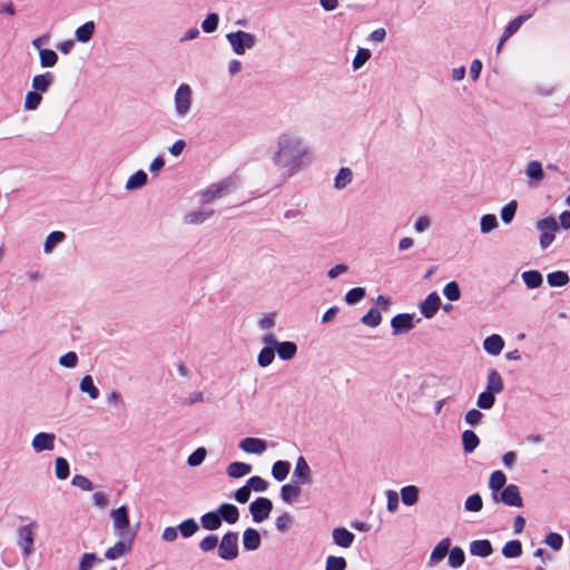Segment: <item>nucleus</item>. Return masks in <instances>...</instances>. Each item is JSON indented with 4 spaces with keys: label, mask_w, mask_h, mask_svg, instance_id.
I'll return each mask as SVG.
<instances>
[{
    "label": "nucleus",
    "mask_w": 570,
    "mask_h": 570,
    "mask_svg": "<svg viewBox=\"0 0 570 570\" xmlns=\"http://www.w3.org/2000/svg\"><path fill=\"white\" fill-rule=\"evenodd\" d=\"M219 515L222 519V522L225 521L229 524H234L239 519V510L236 505L232 503H222L218 507Z\"/></svg>",
    "instance_id": "21"
},
{
    "label": "nucleus",
    "mask_w": 570,
    "mask_h": 570,
    "mask_svg": "<svg viewBox=\"0 0 570 570\" xmlns=\"http://www.w3.org/2000/svg\"><path fill=\"white\" fill-rule=\"evenodd\" d=\"M492 544L487 539L474 540L470 543V553L472 556L485 558L492 554Z\"/></svg>",
    "instance_id": "22"
},
{
    "label": "nucleus",
    "mask_w": 570,
    "mask_h": 570,
    "mask_svg": "<svg viewBox=\"0 0 570 570\" xmlns=\"http://www.w3.org/2000/svg\"><path fill=\"white\" fill-rule=\"evenodd\" d=\"M483 508V501L479 493H474L466 498L464 509L469 512H479Z\"/></svg>",
    "instance_id": "53"
},
{
    "label": "nucleus",
    "mask_w": 570,
    "mask_h": 570,
    "mask_svg": "<svg viewBox=\"0 0 570 570\" xmlns=\"http://www.w3.org/2000/svg\"><path fill=\"white\" fill-rule=\"evenodd\" d=\"M504 384L500 373L497 370H491L488 373L487 391L493 394H499L503 391Z\"/></svg>",
    "instance_id": "26"
},
{
    "label": "nucleus",
    "mask_w": 570,
    "mask_h": 570,
    "mask_svg": "<svg viewBox=\"0 0 570 570\" xmlns=\"http://www.w3.org/2000/svg\"><path fill=\"white\" fill-rule=\"evenodd\" d=\"M42 96L40 92L36 90H30L27 92L24 98V109L27 110H36L41 104Z\"/></svg>",
    "instance_id": "52"
},
{
    "label": "nucleus",
    "mask_w": 570,
    "mask_h": 570,
    "mask_svg": "<svg viewBox=\"0 0 570 570\" xmlns=\"http://www.w3.org/2000/svg\"><path fill=\"white\" fill-rule=\"evenodd\" d=\"M531 17V13L520 14L511 20L501 36V43H504L510 37H512L521 28L522 23L529 20Z\"/></svg>",
    "instance_id": "19"
},
{
    "label": "nucleus",
    "mask_w": 570,
    "mask_h": 570,
    "mask_svg": "<svg viewBox=\"0 0 570 570\" xmlns=\"http://www.w3.org/2000/svg\"><path fill=\"white\" fill-rule=\"evenodd\" d=\"M36 523L20 527L18 529L19 546L22 548L26 556H30L33 552V529Z\"/></svg>",
    "instance_id": "11"
},
{
    "label": "nucleus",
    "mask_w": 570,
    "mask_h": 570,
    "mask_svg": "<svg viewBox=\"0 0 570 570\" xmlns=\"http://www.w3.org/2000/svg\"><path fill=\"white\" fill-rule=\"evenodd\" d=\"M392 334L394 336L405 334L414 327L413 315L400 313L391 320Z\"/></svg>",
    "instance_id": "10"
},
{
    "label": "nucleus",
    "mask_w": 570,
    "mask_h": 570,
    "mask_svg": "<svg viewBox=\"0 0 570 570\" xmlns=\"http://www.w3.org/2000/svg\"><path fill=\"white\" fill-rule=\"evenodd\" d=\"M518 208V203L515 200H511L507 205H504L501 209V219L504 224H510L515 216Z\"/></svg>",
    "instance_id": "54"
},
{
    "label": "nucleus",
    "mask_w": 570,
    "mask_h": 570,
    "mask_svg": "<svg viewBox=\"0 0 570 570\" xmlns=\"http://www.w3.org/2000/svg\"><path fill=\"white\" fill-rule=\"evenodd\" d=\"M547 282L551 287H562L570 282V277L567 272L556 271L547 275Z\"/></svg>",
    "instance_id": "33"
},
{
    "label": "nucleus",
    "mask_w": 570,
    "mask_h": 570,
    "mask_svg": "<svg viewBox=\"0 0 570 570\" xmlns=\"http://www.w3.org/2000/svg\"><path fill=\"white\" fill-rule=\"evenodd\" d=\"M95 27L96 26L94 21H87L82 26L78 27L75 31L76 40L82 43L91 40L95 33Z\"/></svg>",
    "instance_id": "30"
},
{
    "label": "nucleus",
    "mask_w": 570,
    "mask_h": 570,
    "mask_svg": "<svg viewBox=\"0 0 570 570\" xmlns=\"http://www.w3.org/2000/svg\"><path fill=\"white\" fill-rule=\"evenodd\" d=\"M299 495L301 489L297 485L287 483L281 488V498L286 503H292Z\"/></svg>",
    "instance_id": "41"
},
{
    "label": "nucleus",
    "mask_w": 570,
    "mask_h": 570,
    "mask_svg": "<svg viewBox=\"0 0 570 570\" xmlns=\"http://www.w3.org/2000/svg\"><path fill=\"white\" fill-rule=\"evenodd\" d=\"M110 517L112 520V527H114L115 531L118 532V534L124 533V532H136L137 533V530H132L129 527L130 523H129L128 510L125 505H121V507L112 510L110 513Z\"/></svg>",
    "instance_id": "9"
},
{
    "label": "nucleus",
    "mask_w": 570,
    "mask_h": 570,
    "mask_svg": "<svg viewBox=\"0 0 570 570\" xmlns=\"http://www.w3.org/2000/svg\"><path fill=\"white\" fill-rule=\"evenodd\" d=\"M213 215H214L213 209L190 212L184 216L183 220L185 224H188V225H199V224H203L205 220H207Z\"/></svg>",
    "instance_id": "28"
},
{
    "label": "nucleus",
    "mask_w": 570,
    "mask_h": 570,
    "mask_svg": "<svg viewBox=\"0 0 570 570\" xmlns=\"http://www.w3.org/2000/svg\"><path fill=\"white\" fill-rule=\"evenodd\" d=\"M66 238V235L63 232H60V230H53L51 232L46 240H45V244H43V252L46 254H50L53 248L60 244L61 242H63V239Z\"/></svg>",
    "instance_id": "36"
},
{
    "label": "nucleus",
    "mask_w": 570,
    "mask_h": 570,
    "mask_svg": "<svg viewBox=\"0 0 570 570\" xmlns=\"http://www.w3.org/2000/svg\"><path fill=\"white\" fill-rule=\"evenodd\" d=\"M346 560L343 557L330 556L326 559L325 570H345Z\"/></svg>",
    "instance_id": "59"
},
{
    "label": "nucleus",
    "mask_w": 570,
    "mask_h": 570,
    "mask_svg": "<svg viewBox=\"0 0 570 570\" xmlns=\"http://www.w3.org/2000/svg\"><path fill=\"white\" fill-rule=\"evenodd\" d=\"M235 185L233 177H227L219 183L209 185L205 190L202 191V202L205 204L213 203L216 198L224 195Z\"/></svg>",
    "instance_id": "6"
},
{
    "label": "nucleus",
    "mask_w": 570,
    "mask_h": 570,
    "mask_svg": "<svg viewBox=\"0 0 570 570\" xmlns=\"http://www.w3.org/2000/svg\"><path fill=\"white\" fill-rule=\"evenodd\" d=\"M219 23V17L217 13H209L202 22V29L206 33H212L217 30Z\"/></svg>",
    "instance_id": "58"
},
{
    "label": "nucleus",
    "mask_w": 570,
    "mask_h": 570,
    "mask_svg": "<svg viewBox=\"0 0 570 570\" xmlns=\"http://www.w3.org/2000/svg\"><path fill=\"white\" fill-rule=\"evenodd\" d=\"M525 176L534 181H541L544 178L542 165L538 160H531L527 164Z\"/></svg>",
    "instance_id": "35"
},
{
    "label": "nucleus",
    "mask_w": 570,
    "mask_h": 570,
    "mask_svg": "<svg viewBox=\"0 0 570 570\" xmlns=\"http://www.w3.org/2000/svg\"><path fill=\"white\" fill-rule=\"evenodd\" d=\"M55 440L53 433L39 432L33 436L31 445L36 452L50 451L55 448Z\"/></svg>",
    "instance_id": "14"
},
{
    "label": "nucleus",
    "mask_w": 570,
    "mask_h": 570,
    "mask_svg": "<svg viewBox=\"0 0 570 570\" xmlns=\"http://www.w3.org/2000/svg\"><path fill=\"white\" fill-rule=\"evenodd\" d=\"M261 534L256 529L248 528L243 533V547L247 551H255L261 547Z\"/></svg>",
    "instance_id": "18"
},
{
    "label": "nucleus",
    "mask_w": 570,
    "mask_h": 570,
    "mask_svg": "<svg viewBox=\"0 0 570 570\" xmlns=\"http://www.w3.org/2000/svg\"><path fill=\"white\" fill-rule=\"evenodd\" d=\"M233 51L236 55H244L247 49H252L256 45V37L247 31L238 30L226 35Z\"/></svg>",
    "instance_id": "2"
},
{
    "label": "nucleus",
    "mask_w": 570,
    "mask_h": 570,
    "mask_svg": "<svg viewBox=\"0 0 570 570\" xmlns=\"http://www.w3.org/2000/svg\"><path fill=\"white\" fill-rule=\"evenodd\" d=\"M401 499L405 505H413L419 500V489L415 485H406L401 489Z\"/></svg>",
    "instance_id": "40"
},
{
    "label": "nucleus",
    "mask_w": 570,
    "mask_h": 570,
    "mask_svg": "<svg viewBox=\"0 0 570 570\" xmlns=\"http://www.w3.org/2000/svg\"><path fill=\"white\" fill-rule=\"evenodd\" d=\"M504 347L503 338L498 334H492L483 341V348L490 355H499Z\"/></svg>",
    "instance_id": "20"
},
{
    "label": "nucleus",
    "mask_w": 570,
    "mask_h": 570,
    "mask_svg": "<svg viewBox=\"0 0 570 570\" xmlns=\"http://www.w3.org/2000/svg\"><path fill=\"white\" fill-rule=\"evenodd\" d=\"M371 58V51L366 48H358L356 55L353 59V68L354 70L361 69Z\"/></svg>",
    "instance_id": "56"
},
{
    "label": "nucleus",
    "mask_w": 570,
    "mask_h": 570,
    "mask_svg": "<svg viewBox=\"0 0 570 570\" xmlns=\"http://www.w3.org/2000/svg\"><path fill=\"white\" fill-rule=\"evenodd\" d=\"M79 389L82 393L89 395L91 400H97L99 397V390L94 383V380L90 375H85L80 381Z\"/></svg>",
    "instance_id": "37"
},
{
    "label": "nucleus",
    "mask_w": 570,
    "mask_h": 570,
    "mask_svg": "<svg viewBox=\"0 0 570 570\" xmlns=\"http://www.w3.org/2000/svg\"><path fill=\"white\" fill-rule=\"evenodd\" d=\"M238 533L228 531L218 542V556L225 561H232L238 557Z\"/></svg>",
    "instance_id": "4"
},
{
    "label": "nucleus",
    "mask_w": 570,
    "mask_h": 570,
    "mask_svg": "<svg viewBox=\"0 0 570 570\" xmlns=\"http://www.w3.org/2000/svg\"><path fill=\"white\" fill-rule=\"evenodd\" d=\"M252 471V465L244 462H232L226 469V473L229 478L239 479Z\"/></svg>",
    "instance_id": "27"
},
{
    "label": "nucleus",
    "mask_w": 570,
    "mask_h": 570,
    "mask_svg": "<svg viewBox=\"0 0 570 570\" xmlns=\"http://www.w3.org/2000/svg\"><path fill=\"white\" fill-rule=\"evenodd\" d=\"M118 537L119 541H117L105 552V558L108 560H115L128 554L132 549V542L136 538V532H124L119 533Z\"/></svg>",
    "instance_id": "3"
},
{
    "label": "nucleus",
    "mask_w": 570,
    "mask_h": 570,
    "mask_svg": "<svg viewBox=\"0 0 570 570\" xmlns=\"http://www.w3.org/2000/svg\"><path fill=\"white\" fill-rule=\"evenodd\" d=\"M69 463L65 458H57L55 461V474L58 480H66L69 476Z\"/></svg>",
    "instance_id": "50"
},
{
    "label": "nucleus",
    "mask_w": 570,
    "mask_h": 570,
    "mask_svg": "<svg viewBox=\"0 0 570 570\" xmlns=\"http://www.w3.org/2000/svg\"><path fill=\"white\" fill-rule=\"evenodd\" d=\"M521 277L529 289L538 288L543 283V276L537 269L525 271L521 274Z\"/></svg>",
    "instance_id": "25"
},
{
    "label": "nucleus",
    "mask_w": 570,
    "mask_h": 570,
    "mask_svg": "<svg viewBox=\"0 0 570 570\" xmlns=\"http://www.w3.org/2000/svg\"><path fill=\"white\" fill-rule=\"evenodd\" d=\"M366 295L364 287H353L345 294V302L347 305H355L361 302Z\"/></svg>",
    "instance_id": "48"
},
{
    "label": "nucleus",
    "mask_w": 570,
    "mask_h": 570,
    "mask_svg": "<svg viewBox=\"0 0 570 570\" xmlns=\"http://www.w3.org/2000/svg\"><path fill=\"white\" fill-rule=\"evenodd\" d=\"M332 538L336 546L347 549L353 544L355 535L347 529L340 527L332 531Z\"/></svg>",
    "instance_id": "16"
},
{
    "label": "nucleus",
    "mask_w": 570,
    "mask_h": 570,
    "mask_svg": "<svg viewBox=\"0 0 570 570\" xmlns=\"http://www.w3.org/2000/svg\"><path fill=\"white\" fill-rule=\"evenodd\" d=\"M450 550V540L443 539L441 540L432 550L430 562H439L445 558Z\"/></svg>",
    "instance_id": "34"
},
{
    "label": "nucleus",
    "mask_w": 570,
    "mask_h": 570,
    "mask_svg": "<svg viewBox=\"0 0 570 570\" xmlns=\"http://www.w3.org/2000/svg\"><path fill=\"white\" fill-rule=\"evenodd\" d=\"M465 561V554L464 551L459 548L454 547L451 550H449V564L452 568H460Z\"/></svg>",
    "instance_id": "49"
},
{
    "label": "nucleus",
    "mask_w": 570,
    "mask_h": 570,
    "mask_svg": "<svg viewBox=\"0 0 570 570\" xmlns=\"http://www.w3.org/2000/svg\"><path fill=\"white\" fill-rule=\"evenodd\" d=\"M381 321H382L381 312L375 307L370 308L367 311V313L365 315H363L361 318V322L364 325L370 326V327L379 326L381 324Z\"/></svg>",
    "instance_id": "45"
},
{
    "label": "nucleus",
    "mask_w": 570,
    "mask_h": 570,
    "mask_svg": "<svg viewBox=\"0 0 570 570\" xmlns=\"http://www.w3.org/2000/svg\"><path fill=\"white\" fill-rule=\"evenodd\" d=\"M274 358L275 350L272 347H264L257 356V363L261 367H266L272 364Z\"/></svg>",
    "instance_id": "55"
},
{
    "label": "nucleus",
    "mask_w": 570,
    "mask_h": 570,
    "mask_svg": "<svg viewBox=\"0 0 570 570\" xmlns=\"http://www.w3.org/2000/svg\"><path fill=\"white\" fill-rule=\"evenodd\" d=\"M239 449L249 454H262L267 449V443L265 440L259 438H245L239 444Z\"/></svg>",
    "instance_id": "15"
},
{
    "label": "nucleus",
    "mask_w": 570,
    "mask_h": 570,
    "mask_svg": "<svg viewBox=\"0 0 570 570\" xmlns=\"http://www.w3.org/2000/svg\"><path fill=\"white\" fill-rule=\"evenodd\" d=\"M443 295L449 301H458L461 297L459 284L455 281L449 282L443 288Z\"/></svg>",
    "instance_id": "57"
},
{
    "label": "nucleus",
    "mask_w": 570,
    "mask_h": 570,
    "mask_svg": "<svg viewBox=\"0 0 570 570\" xmlns=\"http://www.w3.org/2000/svg\"><path fill=\"white\" fill-rule=\"evenodd\" d=\"M499 223L497 216L493 214H485L480 219V230L483 234H489L498 227Z\"/></svg>",
    "instance_id": "46"
},
{
    "label": "nucleus",
    "mask_w": 570,
    "mask_h": 570,
    "mask_svg": "<svg viewBox=\"0 0 570 570\" xmlns=\"http://www.w3.org/2000/svg\"><path fill=\"white\" fill-rule=\"evenodd\" d=\"M199 530L198 523L193 519H186L178 525V531L184 538L193 537Z\"/></svg>",
    "instance_id": "44"
},
{
    "label": "nucleus",
    "mask_w": 570,
    "mask_h": 570,
    "mask_svg": "<svg viewBox=\"0 0 570 570\" xmlns=\"http://www.w3.org/2000/svg\"><path fill=\"white\" fill-rule=\"evenodd\" d=\"M543 542L549 546L551 549L558 551L562 548L563 538L561 534L557 532H550L546 535Z\"/></svg>",
    "instance_id": "62"
},
{
    "label": "nucleus",
    "mask_w": 570,
    "mask_h": 570,
    "mask_svg": "<svg viewBox=\"0 0 570 570\" xmlns=\"http://www.w3.org/2000/svg\"><path fill=\"white\" fill-rule=\"evenodd\" d=\"M289 470L291 463L288 461L278 460L272 466V475L276 481L282 482L287 478Z\"/></svg>",
    "instance_id": "32"
},
{
    "label": "nucleus",
    "mask_w": 570,
    "mask_h": 570,
    "mask_svg": "<svg viewBox=\"0 0 570 570\" xmlns=\"http://www.w3.org/2000/svg\"><path fill=\"white\" fill-rule=\"evenodd\" d=\"M311 468L307 464L306 460L303 456H298L295 469L293 472V483L294 484H311L312 483V476H311Z\"/></svg>",
    "instance_id": "12"
},
{
    "label": "nucleus",
    "mask_w": 570,
    "mask_h": 570,
    "mask_svg": "<svg viewBox=\"0 0 570 570\" xmlns=\"http://www.w3.org/2000/svg\"><path fill=\"white\" fill-rule=\"evenodd\" d=\"M307 150V146L298 135L283 132L277 137L272 161L279 169H284L287 177H291L303 168Z\"/></svg>",
    "instance_id": "1"
},
{
    "label": "nucleus",
    "mask_w": 570,
    "mask_h": 570,
    "mask_svg": "<svg viewBox=\"0 0 570 570\" xmlns=\"http://www.w3.org/2000/svg\"><path fill=\"white\" fill-rule=\"evenodd\" d=\"M273 510V502L265 497H259L249 504L253 521L261 523L266 520Z\"/></svg>",
    "instance_id": "8"
},
{
    "label": "nucleus",
    "mask_w": 570,
    "mask_h": 570,
    "mask_svg": "<svg viewBox=\"0 0 570 570\" xmlns=\"http://www.w3.org/2000/svg\"><path fill=\"white\" fill-rule=\"evenodd\" d=\"M494 395L495 394H493L492 392L487 391V390L484 392L480 393L476 399L478 407H480L482 410H490L494 405V402H495Z\"/></svg>",
    "instance_id": "51"
},
{
    "label": "nucleus",
    "mask_w": 570,
    "mask_h": 570,
    "mask_svg": "<svg viewBox=\"0 0 570 570\" xmlns=\"http://www.w3.org/2000/svg\"><path fill=\"white\" fill-rule=\"evenodd\" d=\"M492 499L494 502H502L509 507L520 508L523 505L520 490L515 484L507 485L500 493H492Z\"/></svg>",
    "instance_id": "7"
},
{
    "label": "nucleus",
    "mask_w": 570,
    "mask_h": 570,
    "mask_svg": "<svg viewBox=\"0 0 570 570\" xmlns=\"http://www.w3.org/2000/svg\"><path fill=\"white\" fill-rule=\"evenodd\" d=\"M207 451L205 448L200 446L197 448L187 459V464L189 466H198L200 465L205 458H206Z\"/></svg>",
    "instance_id": "61"
},
{
    "label": "nucleus",
    "mask_w": 570,
    "mask_h": 570,
    "mask_svg": "<svg viewBox=\"0 0 570 570\" xmlns=\"http://www.w3.org/2000/svg\"><path fill=\"white\" fill-rule=\"evenodd\" d=\"M505 483H507V476L502 471L497 470L491 473L490 480H489V488L492 491V493H497L501 489L503 490L505 488L504 487Z\"/></svg>",
    "instance_id": "38"
},
{
    "label": "nucleus",
    "mask_w": 570,
    "mask_h": 570,
    "mask_svg": "<svg viewBox=\"0 0 570 570\" xmlns=\"http://www.w3.org/2000/svg\"><path fill=\"white\" fill-rule=\"evenodd\" d=\"M191 96L193 90L189 85L181 83L177 88L174 97L175 111L177 116L185 117L190 112L193 106Z\"/></svg>",
    "instance_id": "5"
},
{
    "label": "nucleus",
    "mask_w": 570,
    "mask_h": 570,
    "mask_svg": "<svg viewBox=\"0 0 570 570\" xmlns=\"http://www.w3.org/2000/svg\"><path fill=\"white\" fill-rule=\"evenodd\" d=\"M200 524L204 529L209 531L219 529L222 525V519L218 509L203 514L200 517Z\"/></svg>",
    "instance_id": "23"
},
{
    "label": "nucleus",
    "mask_w": 570,
    "mask_h": 570,
    "mask_svg": "<svg viewBox=\"0 0 570 570\" xmlns=\"http://www.w3.org/2000/svg\"><path fill=\"white\" fill-rule=\"evenodd\" d=\"M441 299L436 292L430 293L419 304L420 312L425 318H432L440 308Z\"/></svg>",
    "instance_id": "13"
},
{
    "label": "nucleus",
    "mask_w": 570,
    "mask_h": 570,
    "mask_svg": "<svg viewBox=\"0 0 570 570\" xmlns=\"http://www.w3.org/2000/svg\"><path fill=\"white\" fill-rule=\"evenodd\" d=\"M352 177H353L352 170L348 167H342L335 177L334 187L336 189L345 188L347 186V184L351 183Z\"/></svg>",
    "instance_id": "43"
},
{
    "label": "nucleus",
    "mask_w": 570,
    "mask_h": 570,
    "mask_svg": "<svg viewBox=\"0 0 570 570\" xmlns=\"http://www.w3.org/2000/svg\"><path fill=\"white\" fill-rule=\"evenodd\" d=\"M502 554L508 559H514L522 554V543L519 540L508 541L502 548Z\"/></svg>",
    "instance_id": "39"
},
{
    "label": "nucleus",
    "mask_w": 570,
    "mask_h": 570,
    "mask_svg": "<svg viewBox=\"0 0 570 570\" xmlns=\"http://www.w3.org/2000/svg\"><path fill=\"white\" fill-rule=\"evenodd\" d=\"M559 228V224L554 217L549 216L537 222V229L542 233L554 234Z\"/></svg>",
    "instance_id": "47"
},
{
    "label": "nucleus",
    "mask_w": 570,
    "mask_h": 570,
    "mask_svg": "<svg viewBox=\"0 0 570 570\" xmlns=\"http://www.w3.org/2000/svg\"><path fill=\"white\" fill-rule=\"evenodd\" d=\"M246 484L250 491L255 492H264L268 488V482L258 475L249 478Z\"/></svg>",
    "instance_id": "60"
},
{
    "label": "nucleus",
    "mask_w": 570,
    "mask_h": 570,
    "mask_svg": "<svg viewBox=\"0 0 570 570\" xmlns=\"http://www.w3.org/2000/svg\"><path fill=\"white\" fill-rule=\"evenodd\" d=\"M462 444L465 453H472L480 444L479 436L472 430L462 433Z\"/></svg>",
    "instance_id": "31"
},
{
    "label": "nucleus",
    "mask_w": 570,
    "mask_h": 570,
    "mask_svg": "<svg viewBox=\"0 0 570 570\" xmlns=\"http://www.w3.org/2000/svg\"><path fill=\"white\" fill-rule=\"evenodd\" d=\"M96 561H101L96 553L87 552L81 557L78 566V570H91Z\"/></svg>",
    "instance_id": "64"
},
{
    "label": "nucleus",
    "mask_w": 570,
    "mask_h": 570,
    "mask_svg": "<svg viewBox=\"0 0 570 570\" xmlns=\"http://www.w3.org/2000/svg\"><path fill=\"white\" fill-rule=\"evenodd\" d=\"M55 82V76L52 72L47 71L45 73L37 75L32 78V89L43 94L47 92L50 86Z\"/></svg>",
    "instance_id": "17"
},
{
    "label": "nucleus",
    "mask_w": 570,
    "mask_h": 570,
    "mask_svg": "<svg viewBox=\"0 0 570 570\" xmlns=\"http://www.w3.org/2000/svg\"><path fill=\"white\" fill-rule=\"evenodd\" d=\"M39 59L42 68H50L57 63L58 55L51 49H40Z\"/></svg>",
    "instance_id": "42"
},
{
    "label": "nucleus",
    "mask_w": 570,
    "mask_h": 570,
    "mask_svg": "<svg viewBox=\"0 0 570 570\" xmlns=\"http://www.w3.org/2000/svg\"><path fill=\"white\" fill-rule=\"evenodd\" d=\"M218 537L216 534H208L199 542V549L203 552L213 551L218 547Z\"/></svg>",
    "instance_id": "63"
},
{
    "label": "nucleus",
    "mask_w": 570,
    "mask_h": 570,
    "mask_svg": "<svg viewBox=\"0 0 570 570\" xmlns=\"http://www.w3.org/2000/svg\"><path fill=\"white\" fill-rule=\"evenodd\" d=\"M275 352L281 360L289 361L296 355L297 345L291 341L278 342L275 347Z\"/></svg>",
    "instance_id": "24"
},
{
    "label": "nucleus",
    "mask_w": 570,
    "mask_h": 570,
    "mask_svg": "<svg viewBox=\"0 0 570 570\" xmlns=\"http://www.w3.org/2000/svg\"><path fill=\"white\" fill-rule=\"evenodd\" d=\"M148 181V176L144 170H137L126 181L125 188L127 190L139 189L144 187Z\"/></svg>",
    "instance_id": "29"
}]
</instances>
